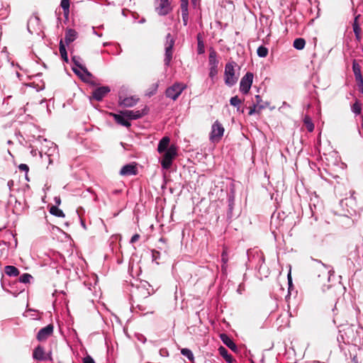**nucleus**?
<instances>
[{
    "mask_svg": "<svg viewBox=\"0 0 363 363\" xmlns=\"http://www.w3.org/2000/svg\"><path fill=\"white\" fill-rule=\"evenodd\" d=\"M4 272L9 277H17L20 274L18 268L12 265L6 266L4 267Z\"/></svg>",
    "mask_w": 363,
    "mask_h": 363,
    "instance_id": "obj_22",
    "label": "nucleus"
},
{
    "mask_svg": "<svg viewBox=\"0 0 363 363\" xmlns=\"http://www.w3.org/2000/svg\"><path fill=\"white\" fill-rule=\"evenodd\" d=\"M73 61H74V63L76 66H77L82 72L83 73L86 75V77H83L82 76H81L82 79L84 80V81H87V78H91L92 77V74L88 71V69H86V67L82 65L81 64H79L75 59V57H73Z\"/></svg>",
    "mask_w": 363,
    "mask_h": 363,
    "instance_id": "obj_21",
    "label": "nucleus"
},
{
    "mask_svg": "<svg viewBox=\"0 0 363 363\" xmlns=\"http://www.w3.org/2000/svg\"><path fill=\"white\" fill-rule=\"evenodd\" d=\"M186 88L184 83L176 82L172 86L167 89L165 91L166 96L176 101L182 92Z\"/></svg>",
    "mask_w": 363,
    "mask_h": 363,
    "instance_id": "obj_3",
    "label": "nucleus"
},
{
    "mask_svg": "<svg viewBox=\"0 0 363 363\" xmlns=\"http://www.w3.org/2000/svg\"><path fill=\"white\" fill-rule=\"evenodd\" d=\"M177 155V150L174 145H171L163 155L161 161L162 168L168 169L171 167L172 162Z\"/></svg>",
    "mask_w": 363,
    "mask_h": 363,
    "instance_id": "obj_2",
    "label": "nucleus"
},
{
    "mask_svg": "<svg viewBox=\"0 0 363 363\" xmlns=\"http://www.w3.org/2000/svg\"><path fill=\"white\" fill-rule=\"evenodd\" d=\"M47 356V360H49V361H52V353L51 352H50L49 353H48L47 354H45Z\"/></svg>",
    "mask_w": 363,
    "mask_h": 363,
    "instance_id": "obj_45",
    "label": "nucleus"
},
{
    "mask_svg": "<svg viewBox=\"0 0 363 363\" xmlns=\"http://www.w3.org/2000/svg\"><path fill=\"white\" fill-rule=\"evenodd\" d=\"M160 255V252L158 251H156V250H153L152 251V257L156 259L157 258V256H158Z\"/></svg>",
    "mask_w": 363,
    "mask_h": 363,
    "instance_id": "obj_46",
    "label": "nucleus"
},
{
    "mask_svg": "<svg viewBox=\"0 0 363 363\" xmlns=\"http://www.w3.org/2000/svg\"><path fill=\"white\" fill-rule=\"evenodd\" d=\"M249 109H250V111H249L248 115H250V116H252V115H253L255 113H261V111H258L257 107L255 106H254V105L252 106H250L249 108Z\"/></svg>",
    "mask_w": 363,
    "mask_h": 363,
    "instance_id": "obj_40",
    "label": "nucleus"
},
{
    "mask_svg": "<svg viewBox=\"0 0 363 363\" xmlns=\"http://www.w3.org/2000/svg\"><path fill=\"white\" fill-rule=\"evenodd\" d=\"M225 129L223 125L216 121L212 125L211 132L210 133L209 139L213 143H218L224 133Z\"/></svg>",
    "mask_w": 363,
    "mask_h": 363,
    "instance_id": "obj_4",
    "label": "nucleus"
},
{
    "mask_svg": "<svg viewBox=\"0 0 363 363\" xmlns=\"http://www.w3.org/2000/svg\"><path fill=\"white\" fill-rule=\"evenodd\" d=\"M221 268H222V271H226V269H227V264H224L223 263V265H222Z\"/></svg>",
    "mask_w": 363,
    "mask_h": 363,
    "instance_id": "obj_48",
    "label": "nucleus"
},
{
    "mask_svg": "<svg viewBox=\"0 0 363 363\" xmlns=\"http://www.w3.org/2000/svg\"><path fill=\"white\" fill-rule=\"evenodd\" d=\"M242 101L238 98V96H233L230 99V104L231 106H235L237 108V111H240V105L242 104Z\"/></svg>",
    "mask_w": 363,
    "mask_h": 363,
    "instance_id": "obj_30",
    "label": "nucleus"
},
{
    "mask_svg": "<svg viewBox=\"0 0 363 363\" xmlns=\"http://www.w3.org/2000/svg\"><path fill=\"white\" fill-rule=\"evenodd\" d=\"M306 45V40L303 38H296L294 41V47L297 50H303Z\"/></svg>",
    "mask_w": 363,
    "mask_h": 363,
    "instance_id": "obj_28",
    "label": "nucleus"
},
{
    "mask_svg": "<svg viewBox=\"0 0 363 363\" xmlns=\"http://www.w3.org/2000/svg\"><path fill=\"white\" fill-rule=\"evenodd\" d=\"M352 69L353 72L356 79H361L362 77V75L361 74V67L356 62L354 61L352 64Z\"/></svg>",
    "mask_w": 363,
    "mask_h": 363,
    "instance_id": "obj_27",
    "label": "nucleus"
},
{
    "mask_svg": "<svg viewBox=\"0 0 363 363\" xmlns=\"http://www.w3.org/2000/svg\"><path fill=\"white\" fill-rule=\"evenodd\" d=\"M181 353L184 356L186 357L189 359V360H190L191 362L194 361V354L189 349L183 348L181 350Z\"/></svg>",
    "mask_w": 363,
    "mask_h": 363,
    "instance_id": "obj_33",
    "label": "nucleus"
},
{
    "mask_svg": "<svg viewBox=\"0 0 363 363\" xmlns=\"http://www.w3.org/2000/svg\"><path fill=\"white\" fill-rule=\"evenodd\" d=\"M33 357L38 361H46L47 356L45 355L44 348L40 345L36 347L33 350Z\"/></svg>",
    "mask_w": 363,
    "mask_h": 363,
    "instance_id": "obj_14",
    "label": "nucleus"
},
{
    "mask_svg": "<svg viewBox=\"0 0 363 363\" xmlns=\"http://www.w3.org/2000/svg\"><path fill=\"white\" fill-rule=\"evenodd\" d=\"M189 0H181L180 10L184 26L187 25L189 20Z\"/></svg>",
    "mask_w": 363,
    "mask_h": 363,
    "instance_id": "obj_12",
    "label": "nucleus"
},
{
    "mask_svg": "<svg viewBox=\"0 0 363 363\" xmlns=\"http://www.w3.org/2000/svg\"><path fill=\"white\" fill-rule=\"evenodd\" d=\"M83 363H95V362L90 355H86L83 358Z\"/></svg>",
    "mask_w": 363,
    "mask_h": 363,
    "instance_id": "obj_42",
    "label": "nucleus"
},
{
    "mask_svg": "<svg viewBox=\"0 0 363 363\" xmlns=\"http://www.w3.org/2000/svg\"><path fill=\"white\" fill-rule=\"evenodd\" d=\"M352 111L354 113H355L356 114H359L361 113V104L358 102V101H356L353 106H352Z\"/></svg>",
    "mask_w": 363,
    "mask_h": 363,
    "instance_id": "obj_36",
    "label": "nucleus"
},
{
    "mask_svg": "<svg viewBox=\"0 0 363 363\" xmlns=\"http://www.w3.org/2000/svg\"><path fill=\"white\" fill-rule=\"evenodd\" d=\"M196 0H191V1L194 4Z\"/></svg>",
    "mask_w": 363,
    "mask_h": 363,
    "instance_id": "obj_53",
    "label": "nucleus"
},
{
    "mask_svg": "<svg viewBox=\"0 0 363 363\" xmlns=\"http://www.w3.org/2000/svg\"><path fill=\"white\" fill-rule=\"evenodd\" d=\"M289 281H291V275H290V274H289Z\"/></svg>",
    "mask_w": 363,
    "mask_h": 363,
    "instance_id": "obj_50",
    "label": "nucleus"
},
{
    "mask_svg": "<svg viewBox=\"0 0 363 363\" xmlns=\"http://www.w3.org/2000/svg\"><path fill=\"white\" fill-rule=\"evenodd\" d=\"M50 213L56 216V217H59V218H64L65 216V213H63V211L60 209L57 206H52L50 208V210H49Z\"/></svg>",
    "mask_w": 363,
    "mask_h": 363,
    "instance_id": "obj_25",
    "label": "nucleus"
},
{
    "mask_svg": "<svg viewBox=\"0 0 363 363\" xmlns=\"http://www.w3.org/2000/svg\"><path fill=\"white\" fill-rule=\"evenodd\" d=\"M158 4L157 10L160 15H167L172 11V6L169 0H157Z\"/></svg>",
    "mask_w": 363,
    "mask_h": 363,
    "instance_id": "obj_10",
    "label": "nucleus"
},
{
    "mask_svg": "<svg viewBox=\"0 0 363 363\" xmlns=\"http://www.w3.org/2000/svg\"><path fill=\"white\" fill-rule=\"evenodd\" d=\"M54 326L49 324L45 328H41L37 334L36 338L40 342L45 341L53 333Z\"/></svg>",
    "mask_w": 363,
    "mask_h": 363,
    "instance_id": "obj_8",
    "label": "nucleus"
},
{
    "mask_svg": "<svg viewBox=\"0 0 363 363\" xmlns=\"http://www.w3.org/2000/svg\"><path fill=\"white\" fill-rule=\"evenodd\" d=\"M255 99V101H254L253 105L257 107L258 111H262V110L264 109L267 107V104L262 101L260 96L256 95Z\"/></svg>",
    "mask_w": 363,
    "mask_h": 363,
    "instance_id": "obj_23",
    "label": "nucleus"
},
{
    "mask_svg": "<svg viewBox=\"0 0 363 363\" xmlns=\"http://www.w3.org/2000/svg\"><path fill=\"white\" fill-rule=\"evenodd\" d=\"M11 183H13V181L9 182V185H11Z\"/></svg>",
    "mask_w": 363,
    "mask_h": 363,
    "instance_id": "obj_52",
    "label": "nucleus"
},
{
    "mask_svg": "<svg viewBox=\"0 0 363 363\" xmlns=\"http://www.w3.org/2000/svg\"><path fill=\"white\" fill-rule=\"evenodd\" d=\"M70 0H62L60 6L63 9V14L66 18H68L69 14Z\"/></svg>",
    "mask_w": 363,
    "mask_h": 363,
    "instance_id": "obj_24",
    "label": "nucleus"
},
{
    "mask_svg": "<svg viewBox=\"0 0 363 363\" xmlns=\"http://www.w3.org/2000/svg\"><path fill=\"white\" fill-rule=\"evenodd\" d=\"M140 238V235L138 234H135L130 239V242L134 243L137 242Z\"/></svg>",
    "mask_w": 363,
    "mask_h": 363,
    "instance_id": "obj_44",
    "label": "nucleus"
},
{
    "mask_svg": "<svg viewBox=\"0 0 363 363\" xmlns=\"http://www.w3.org/2000/svg\"><path fill=\"white\" fill-rule=\"evenodd\" d=\"M221 260L224 264H227V263L228 262V252H227L226 250H223V251L221 254Z\"/></svg>",
    "mask_w": 363,
    "mask_h": 363,
    "instance_id": "obj_38",
    "label": "nucleus"
},
{
    "mask_svg": "<svg viewBox=\"0 0 363 363\" xmlns=\"http://www.w3.org/2000/svg\"><path fill=\"white\" fill-rule=\"evenodd\" d=\"M61 203V200L60 198H55V203L60 205Z\"/></svg>",
    "mask_w": 363,
    "mask_h": 363,
    "instance_id": "obj_47",
    "label": "nucleus"
},
{
    "mask_svg": "<svg viewBox=\"0 0 363 363\" xmlns=\"http://www.w3.org/2000/svg\"><path fill=\"white\" fill-rule=\"evenodd\" d=\"M111 115L114 118L116 122L118 124L126 128L130 127V123L127 119H125V116H124L123 114L111 113Z\"/></svg>",
    "mask_w": 363,
    "mask_h": 363,
    "instance_id": "obj_16",
    "label": "nucleus"
},
{
    "mask_svg": "<svg viewBox=\"0 0 363 363\" xmlns=\"http://www.w3.org/2000/svg\"><path fill=\"white\" fill-rule=\"evenodd\" d=\"M73 71L74 72L75 74L80 75L79 72L76 69L73 68Z\"/></svg>",
    "mask_w": 363,
    "mask_h": 363,
    "instance_id": "obj_49",
    "label": "nucleus"
},
{
    "mask_svg": "<svg viewBox=\"0 0 363 363\" xmlns=\"http://www.w3.org/2000/svg\"><path fill=\"white\" fill-rule=\"evenodd\" d=\"M268 52V49L263 45L259 46L257 50V55L260 57H266Z\"/></svg>",
    "mask_w": 363,
    "mask_h": 363,
    "instance_id": "obj_32",
    "label": "nucleus"
},
{
    "mask_svg": "<svg viewBox=\"0 0 363 363\" xmlns=\"http://www.w3.org/2000/svg\"><path fill=\"white\" fill-rule=\"evenodd\" d=\"M59 50H60V55H61V57L62 58V60L65 62H68V56H67V50H66L65 45L62 40H61L60 42Z\"/></svg>",
    "mask_w": 363,
    "mask_h": 363,
    "instance_id": "obj_26",
    "label": "nucleus"
},
{
    "mask_svg": "<svg viewBox=\"0 0 363 363\" xmlns=\"http://www.w3.org/2000/svg\"><path fill=\"white\" fill-rule=\"evenodd\" d=\"M237 66V64L235 62H230L225 65V72H224V79L226 85L229 86H233L236 84L238 77L235 75V67Z\"/></svg>",
    "mask_w": 363,
    "mask_h": 363,
    "instance_id": "obj_1",
    "label": "nucleus"
},
{
    "mask_svg": "<svg viewBox=\"0 0 363 363\" xmlns=\"http://www.w3.org/2000/svg\"><path fill=\"white\" fill-rule=\"evenodd\" d=\"M220 337L223 342L234 352H238V347L233 340L226 334H220Z\"/></svg>",
    "mask_w": 363,
    "mask_h": 363,
    "instance_id": "obj_13",
    "label": "nucleus"
},
{
    "mask_svg": "<svg viewBox=\"0 0 363 363\" xmlns=\"http://www.w3.org/2000/svg\"><path fill=\"white\" fill-rule=\"evenodd\" d=\"M218 74V67H210L209 77L213 81L214 77Z\"/></svg>",
    "mask_w": 363,
    "mask_h": 363,
    "instance_id": "obj_37",
    "label": "nucleus"
},
{
    "mask_svg": "<svg viewBox=\"0 0 363 363\" xmlns=\"http://www.w3.org/2000/svg\"><path fill=\"white\" fill-rule=\"evenodd\" d=\"M253 80V74L247 72L241 79L240 83V90L242 93L246 94L249 92Z\"/></svg>",
    "mask_w": 363,
    "mask_h": 363,
    "instance_id": "obj_6",
    "label": "nucleus"
},
{
    "mask_svg": "<svg viewBox=\"0 0 363 363\" xmlns=\"http://www.w3.org/2000/svg\"><path fill=\"white\" fill-rule=\"evenodd\" d=\"M208 59L210 67H218V61L216 59V52L214 50L210 52Z\"/></svg>",
    "mask_w": 363,
    "mask_h": 363,
    "instance_id": "obj_29",
    "label": "nucleus"
},
{
    "mask_svg": "<svg viewBox=\"0 0 363 363\" xmlns=\"http://www.w3.org/2000/svg\"><path fill=\"white\" fill-rule=\"evenodd\" d=\"M18 169H19L20 171L26 172V173H28V172L29 171V167L26 164H19L18 165Z\"/></svg>",
    "mask_w": 363,
    "mask_h": 363,
    "instance_id": "obj_41",
    "label": "nucleus"
},
{
    "mask_svg": "<svg viewBox=\"0 0 363 363\" xmlns=\"http://www.w3.org/2000/svg\"><path fill=\"white\" fill-rule=\"evenodd\" d=\"M31 278H32V276L30 274L25 273L20 277L19 281L21 283L28 284V283H30Z\"/></svg>",
    "mask_w": 363,
    "mask_h": 363,
    "instance_id": "obj_35",
    "label": "nucleus"
},
{
    "mask_svg": "<svg viewBox=\"0 0 363 363\" xmlns=\"http://www.w3.org/2000/svg\"><path fill=\"white\" fill-rule=\"evenodd\" d=\"M77 37V32L72 28H67L65 31V43L67 45L72 43Z\"/></svg>",
    "mask_w": 363,
    "mask_h": 363,
    "instance_id": "obj_15",
    "label": "nucleus"
},
{
    "mask_svg": "<svg viewBox=\"0 0 363 363\" xmlns=\"http://www.w3.org/2000/svg\"><path fill=\"white\" fill-rule=\"evenodd\" d=\"M166 44H165V56H164V65L169 66L171 60H172L173 55V47L174 45V40L170 33H168L166 36Z\"/></svg>",
    "mask_w": 363,
    "mask_h": 363,
    "instance_id": "obj_5",
    "label": "nucleus"
},
{
    "mask_svg": "<svg viewBox=\"0 0 363 363\" xmlns=\"http://www.w3.org/2000/svg\"><path fill=\"white\" fill-rule=\"evenodd\" d=\"M218 352H219V354H220V356H222L227 362L233 363L235 361L233 357L230 354H228L227 349L225 347H224L223 346H220L218 348Z\"/></svg>",
    "mask_w": 363,
    "mask_h": 363,
    "instance_id": "obj_20",
    "label": "nucleus"
},
{
    "mask_svg": "<svg viewBox=\"0 0 363 363\" xmlns=\"http://www.w3.org/2000/svg\"><path fill=\"white\" fill-rule=\"evenodd\" d=\"M303 122H304V125H305L306 129L309 132H313L314 130V124L313 123L311 118L309 116H306L304 118Z\"/></svg>",
    "mask_w": 363,
    "mask_h": 363,
    "instance_id": "obj_31",
    "label": "nucleus"
},
{
    "mask_svg": "<svg viewBox=\"0 0 363 363\" xmlns=\"http://www.w3.org/2000/svg\"><path fill=\"white\" fill-rule=\"evenodd\" d=\"M110 91L111 89L108 86L98 87L92 91L91 98L98 101H101Z\"/></svg>",
    "mask_w": 363,
    "mask_h": 363,
    "instance_id": "obj_9",
    "label": "nucleus"
},
{
    "mask_svg": "<svg viewBox=\"0 0 363 363\" xmlns=\"http://www.w3.org/2000/svg\"><path fill=\"white\" fill-rule=\"evenodd\" d=\"M11 183H13V181L9 182V185H11Z\"/></svg>",
    "mask_w": 363,
    "mask_h": 363,
    "instance_id": "obj_51",
    "label": "nucleus"
},
{
    "mask_svg": "<svg viewBox=\"0 0 363 363\" xmlns=\"http://www.w3.org/2000/svg\"><path fill=\"white\" fill-rule=\"evenodd\" d=\"M147 113V108L145 107L141 111H132V110H125L121 111V113L123 114L127 119L129 120H136L142 118L143 116L146 115Z\"/></svg>",
    "mask_w": 363,
    "mask_h": 363,
    "instance_id": "obj_7",
    "label": "nucleus"
},
{
    "mask_svg": "<svg viewBox=\"0 0 363 363\" xmlns=\"http://www.w3.org/2000/svg\"><path fill=\"white\" fill-rule=\"evenodd\" d=\"M358 18H359V16L355 17L354 23L352 24V27H353V31L354 33L356 40L358 42H360V40L362 39V28H360V26L359 25Z\"/></svg>",
    "mask_w": 363,
    "mask_h": 363,
    "instance_id": "obj_18",
    "label": "nucleus"
},
{
    "mask_svg": "<svg viewBox=\"0 0 363 363\" xmlns=\"http://www.w3.org/2000/svg\"><path fill=\"white\" fill-rule=\"evenodd\" d=\"M138 174V169L135 164H128L123 166L120 171V174L122 176H131Z\"/></svg>",
    "mask_w": 363,
    "mask_h": 363,
    "instance_id": "obj_11",
    "label": "nucleus"
},
{
    "mask_svg": "<svg viewBox=\"0 0 363 363\" xmlns=\"http://www.w3.org/2000/svg\"><path fill=\"white\" fill-rule=\"evenodd\" d=\"M198 52L199 54L204 52V45L203 42L200 40L199 38H198Z\"/></svg>",
    "mask_w": 363,
    "mask_h": 363,
    "instance_id": "obj_39",
    "label": "nucleus"
},
{
    "mask_svg": "<svg viewBox=\"0 0 363 363\" xmlns=\"http://www.w3.org/2000/svg\"><path fill=\"white\" fill-rule=\"evenodd\" d=\"M138 101V99L135 98L133 96L127 97L121 100L120 98L119 103L121 106H123L125 107H132L135 106Z\"/></svg>",
    "mask_w": 363,
    "mask_h": 363,
    "instance_id": "obj_19",
    "label": "nucleus"
},
{
    "mask_svg": "<svg viewBox=\"0 0 363 363\" xmlns=\"http://www.w3.org/2000/svg\"><path fill=\"white\" fill-rule=\"evenodd\" d=\"M157 88H158V84L157 83L153 84L151 86V87L150 89H148V90L147 91L146 95L148 96H151L155 94L157 92Z\"/></svg>",
    "mask_w": 363,
    "mask_h": 363,
    "instance_id": "obj_34",
    "label": "nucleus"
},
{
    "mask_svg": "<svg viewBox=\"0 0 363 363\" xmlns=\"http://www.w3.org/2000/svg\"><path fill=\"white\" fill-rule=\"evenodd\" d=\"M170 139L169 137H163L159 142L158 146H157V151L159 153H162L164 152H166L167 150L169 147Z\"/></svg>",
    "mask_w": 363,
    "mask_h": 363,
    "instance_id": "obj_17",
    "label": "nucleus"
},
{
    "mask_svg": "<svg viewBox=\"0 0 363 363\" xmlns=\"http://www.w3.org/2000/svg\"><path fill=\"white\" fill-rule=\"evenodd\" d=\"M357 85L359 87V91L363 94V77L361 79H356Z\"/></svg>",
    "mask_w": 363,
    "mask_h": 363,
    "instance_id": "obj_43",
    "label": "nucleus"
}]
</instances>
